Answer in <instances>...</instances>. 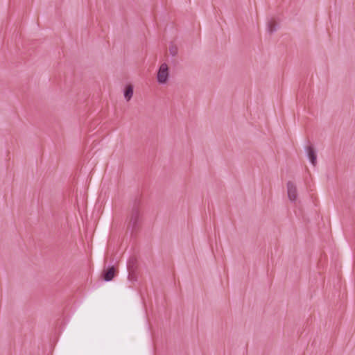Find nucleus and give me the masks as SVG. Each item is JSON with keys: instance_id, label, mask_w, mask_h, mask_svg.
Masks as SVG:
<instances>
[{"instance_id": "4", "label": "nucleus", "mask_w": 355, "mask_h": 355, "mask_svg": "<svg viewBox=\"0 0 355 355\" xmlns=\"http://www.w3.org/2000/svg\"><path fill=\"white\" fill-rule=\"evenodd\" d=\"M287 193L288 197L291 202H295L297 200V187L295 184L291 181H288L287 182Z\"/></svg>"}, {"instance_id": "7", "label": "nucleus", "mask_w": 355, "mask_h": 355, "mask_svg": "<svg viewBox=\"0 0 355 355\" xmlns=\"http://www.w3.org/2000/svg\"><path fill=\"white\" fill-rule=\"evenodd\" d=\"M123 94L125 100L129 101L133 95V86L130 84L127 85L124 89Z\"/></svg>"}, {"instance_id": "2", "label": "nucleus", "mask_w": 355, "mask_h": 355, "mask_svg": "<svg viewBox=\"0 0 355 355\" xmlns=\"http://www.w3.org/2000/svg\"><path fill=\"white\" fill-rule=\"evenodd\" d=\"M138 267L137 259L135 257L129 258L127 263L128 279L131 281L137 280V270Z\"/></svg>"}, {"instance_id": "8", "label": "nucleus", "mask_w": 355, "mask_h": 355, "mask_svg": "<svg viewBox=\"0 0 355 355\" xmlns=\"http://www.w3.org/2000/svg\"><path fill=\"white\" fill-rule=\"evenodd\" d=\"M268 29L270 34L276 31L277 29V23L274 21H269L268 24Z\"/></svg>"}, {"instance_id": "9", "label": "nucleus", "mask_w": 355, "mask_h": 355, "mask_svg": "<svg viewBox=\"0 0 355 355\" xmlns=\"http://www.w3.org/2000/svg\"><path fill=\"white\" fill-rule=\"evenodd\" d=\"M169 51L172 56H175L178 53V48L176 46H171L169 49Z\"/></svg>"}, {"instance_id": "6", "label": "nucleus", "mask_w": 355, "mask_h": 355, "mask_svg": "<svg viewBox=\"0 0 355 355\" xmlns=\"http://www.w3.org/2000/svg\"><path fill=\"white\" fill-rule=\"evenodd\" d=\"M306 151L311 163L315 166L317 164V156L313 146H308L306 148Z\"/></svg>"}, {"instance_id": "1", "label": "nucleus", "mask_w": 355, "mask_h": 355, "mask_svg": "<svg viewBox=\"0 0 355 355\" xmlns=\"http://www.w3.org/2000/svg\"><path fill=\"white\" fill-rule=\"evenodd\" d=\"M140 205L141 202L139 199H135L131 209L129 221L128 224V230H130L132 234L136 233L139 229V220L141 217L140 214Z\"/></svg>"}, {"instance_id": "5", "label": "nucleus", "mask_w": 355, "mask_h": 355, "mask_svg": "<svg viewBox=\"0 0 355 355\" xmlns=\"http://www.w3.org/2000/svg\"><path fill=\"white\" fill-rule=\"evenodd\" d=\"M116 272V268L114 266L108 267L102 272V278L105 282L111 281L115 276Z\"/></svg>"}, {"instance_id": "3", "label": "nucleus", "mask_w": 355, "mask_h": 355, "mask_svg": "<svg viewBox=\"0 0 355 355\" xmlns=\"http://www.w3.org/2000/svg\"><path fill=\"white\" fill-rule=\"evenodd\" d=\"M168 77V67L166 63L160 65L157 75V82L160 84L166 83Z\"/></svg>"}]
</instances>
